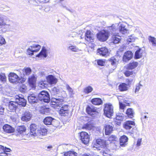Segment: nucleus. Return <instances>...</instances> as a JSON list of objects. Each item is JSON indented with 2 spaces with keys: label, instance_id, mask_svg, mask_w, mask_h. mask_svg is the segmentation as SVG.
<instances>
[{
  "label": "nucleus",
  "instance_id": "1",
  "mask_svg": "<svg viewBox=\"0 0 156 156\" xmlns=\"http://www.w3.org/2000/svg\"><path fill=\"white\" fill-rule=\"evenodd\" d=\"M110 35L109 33L107 30H103L97 34V37L98 40L101 41H105L108 38Z\"/></svg>",
  "mask_w": 156,
  "mask_h": 156
},
{
  "label": "nucleus",
  "instance_id": "2",
  "mask_svg": "<svg viewBox=\"0 0 156 156\" xmlns=\"http://www.w3.org/2000/svg\"><path fill=\"white\" fill-rule=\"evenodd\" d=\"M104 106V114L107 117L110 118L113 115V106L109 104H106Z\"/></svg>",
  "mask_w": 156,
  "mask_h": 156
},
{
  "label": "nucleus",
  "instance_id": "3",
  "mask_svg": "<svg viewBox=\"0 0 156 156\" xmlns=\"http://www.w3.org/2000/svg\"><path fill=\"white\" fill-rule=\"evenodd\" d=\"M38 99L41 101L48 103L50 101V96L48 93L46 91H42L38 94Z\"/></svg>",
  "mask_w": 156,
  "mask_h": 156
},
{
  "label": "nucleus",
  "instance_id": "4",
  "mask_svg": "<svg viewBox=\"0 0 156 156\" xmlns=\"http://www.w3.org/2000/svg\"><path fill=\"white\" fill-rule=\"evenodd\" d=\"M41 48V46L38 44H33L29 47L27 51V53L29 55H32L34 52L39 51Z\"/></svg>",
  "mask_w": 156,
  "mask_h": 156
},
{
  "label": "nucleus",
  "instance_id": "5",
  "mask_svg": "<svg viewBox=\"0 0 156 156\" xmlns=\"http://www.w3.org/2000/svg\"><path fill=\"white\" fill-rule=\"evenodd\" d=\"M80 139L82 142L85 144H88L89 141V136L86 132H82L80 133Z\"/></svg>",
  "mask_w": 156,
  "mask_h": 156
},
{
  "label": "nucleus",
  "instance_id": "6",
  "mask_svg": "<svg viewBox=\"0 0 156 156\" xmlns=\"http://www.w3.org/2000/svg\"><path fill=\"white\" fill-rule=\"evenodd\" d=\"M26 100L22 95H19L16 97L15 102L17 105L24 107L26 105Z\"/></svg>",
  "mask_w": 156,
  "mask_h": 156
},
{
  "label": "nucleus",
  "instance_id": "7",
  "mask_svg": "<svg viewBox=\"0 0 156 156\" xmlns=\"http://www.w3.org/2000/svg\"><path fill=\"white\" fill-rule=\"evenodd\" d=\"M127 24L126 23H119L118 25V28L119 32L122 34H126L128 30L126 27Z\"/></svg>",
  "mask_w": 156,
  "mask_h": 156
},
{
  "label": "nucleus",
  "instance_id": "8",
  "mask_svg": "<svg viewBox=\"0 0 156 156\" xmlns=\"http://www.w3.org/2000/svg\"><path fill=\"white\" fill-rule=\"evenodd\" d=\"M9 81L12 83H18L20 80V78L16 73H11L9 76Z\"/></svg>",
  "mask_w": 156,
  "mask_h": 156
},
{
  "label": "nucleus",
  "instance_id": "9",
  "mask_svg": "<svg viewBox=\"0 0 156 156\" xmlns=\"http://www.w3.org/2000/svg\"><path fill=\"white\" fill-rule=\"evenodd\" d=\"M86 111L88 114L93 117H95L98 114L96 108L93 107H87L86 108Z\"/></svg>",
  "mask_w": 156,
  "mask_h": 156
},
{
  "label": "nucleus",
  "instance_id": "10",
  "mask_svg": "<svg viewBox=\"0 0 156 156\" xmlns=\"http://www.w3.org/2000/svg\"><path fill=\"white\" fill-rule=\"evenodd\" d=\"M85 39L89 43H92L94 42V36L90 30H87L86 33Z\"/></svg>",
  "mask_w": 156,
  "mask_h": 156
},
{
  "label": "nucleus",
  "instance_id": "11",
  "mask_svg": "<svg viewBox=\"0 0 156 156\" xmlns=\"http://www.w3.org/2000/svg\"><path fill=\"white\" fill-rule=\"evenodd\" d=\"M47 82L50 85L55 84L57 82V79L55 76L49 75L46 77Z\"/></svg>",
  "mask_w": 156,
  "mask_h": 156
},
{
  "label": "nucleus",
  "instance_id": "12",
  "mask_svg": "<svg viewBox=\"0 0 156 156\" xmlns=\"http://www.w3.org/2000/svg\"><path fill=\"white\" fill-rule=\"evenodd\" d=\"M108 49L105 47L98 48L97 50V54L103 56H105L108 55Z\"/></svg>",
  "mask_w": 156,
  "mask_h": 156
},
{
  "label": "nucleus",
  "instance_id": "13",
  "mask_svg": "<svg viewBox=\"0 0 156 156\" xmlns=\"http://www.w3.org/2000/svg\"><path fill=\"white\" fill-rule=\"evenodd\" d=\"M51 102L52 104L54 105V108H56V107H61L62 106L63 100L59 98H53L51 99Z\"/></svg>",
  "mask_w": 156,
  "mask_h": 156
},
{
  "label": "nucleus",
  "instance_id": "14",
  "mask_svg": "<svg viewBox=\"0 0 156 156\" xmlns=\"http://www.w3.org/2000/svg\"><path fill=\"white\" fill-rule=\"evenodd\" d=\"M135 125L134 121H128L125 122L123 125V128L126 130H130Z\"/></svg>",
  "mask_w": 156,
  "mask_h": 156
},
{
  "label": "nucleus",
  "instance_id": "15",
  "mask_svg": "<svg viewBox=\"0 0 156 156\" xmlns=\"http://www.w3.org/2000/svg\"><path fill=\"white\" fill-rule=\"evenodd\" d=\"M68 106L67 105H63L60 108L59 113L61 115L65 116L68 114Z\"/></svg>",
  "mask_w": 156,
  "mask_h": 156
},
{
  "label": "nucleus",
  "instance_id": "16",
  "mask_svg": "<svg viewBox=\"0 0 156 156\" xmlns=\"http://www.w3.org/2000/svg\"><path fill=\"white\" fill-rule=\"evenodd\" d=\"M32 116L31 114L29 111L25 112L21 117V120L23 121H27L30 120Z\"/></svg>",
  "mask_w": 156,
  "mask_h": 156
},
{
  "label": "nucleus",
  "instance_id": "17",
  "mask_svg": "<svg viewBox=\"0 0 156 156\" xmlns=\"http://www.w3.org/2000/svg\"><path fill=\"white\" fill-rule=\"evenodd\" d=\"M10 27V24L7 23L3 17L0 16V27H3L5 28L9 29Z\"/></svg>",
  "mask_w": 156,
  "mask_h": 156
},
{
  "label": "nucleus",
  "instance_id": "18",
  "mask_svg": "<svg viewBox=\"0 0 156 156\" xmlns=\"http://www.w3.org/2000/svg\"><path fill=\"white\" fill-rule=\"evenodd\" d=\"M132 53L130 51H127L125 53L123 57V61L127 62L130 60L133 57Z\"/></svg>",
  "mask_w": 156,
  "mask_h": 156
},
{
  "label": "nucleus",
  "instance_id": "19",
  "mask_svg": "<svg viewBox=\"0 0 156 156\" xmlns=\"http://www.w3.org/2000/svg\"><path fill=\"white\" fill-rule=\"evenodd\" d=\"M38 126L35 124H31L30 126V133L31 135L36 136Z\"/></svg>",
  "mask_w": 156,
  "mask_h": 156
},
{
  "label": "nucleus",
  "instance_id": "20",
  "mask_svg": "<svg viewBox=\"0 0 156 156\" xmlns=\"http://www.w3.org/2000/svg\"><path fill=\"white\" fill-rule=\"evenodd\" d=\"M128 138L126 136L123 135L120 138V145L122 147H125L127 144Z\"/></svg>",
  "mask_w": 156,
  "mask_h": 156
},
{
  "label": "nucleus",
  "instance_id": "21",
  "mask_svg": "<svg viewBox=\"0 0 156 156\" xmlns=\"http://www.w3.org/2000/svg\"><path fill=\"white\" fill-rule=\"evenodd\" d=\"M48 51L45 47H43L40 53L36 56L38 58H46L47 55Z\"/></svg>",
  "mask_w": 156,
  "mask_h": 156
},
{
  "label": "nucleus",
  "instance_id": "22",
  "mask_svg": "<svg viewBox=\"0 0 156 156\" xmlns=\"http://www.w3.org/2000/svg\"><path fill=\"white\" fill-rule=\"evenodd\" d=\"M38 99L37 97L34 94L30 95L28 97V99L29 102L31 103H34L37 102Z\"/></svg>",
  "mask_w": 156,
  "mask_h": 156
},
{
  "label": "nucleus",
  "instance_id": "23",
  "mask_svg": "<svg viewBox=\"0 0 156 156\" xmlns=\"http://www.w3.org/2000/svg\"><path fill=\"white\" fill-rule=\"evenodd\" d=\"M4 131L8 133H13L14 131V129L9 125H5L3 127Z\"/></svg>",
  "mask_w": 156,
  "mask_h": 156
},
{
  "label": "nucleus",
  "instance_id": "24",
  "mask_svg": "<svg viewBox=\"0 0 156 156\" xmlns=\"http://www.w3.org/2000/svg\"><path fill=\"white\" fill-rule=\"evenodd\" d=\"M29 83L30 86L32 88L35 87V84L36 80V78L34 75H32L28 78Z\"/></svg>",
  "mask_w": 156,
  "mask_h": 156
},
{
  "label": "nucleus",
  "instance_id": "25",
  "mask_svg": "<svg viewBox=\"0 0 156 156\" xmlns=\"http://www.w3.org/2000/svg\"><path fill=\"white\" fill-rule=\"evenodd\" d=\"M47 130L46 129L40 128L39 129H38L37 133L36 136H39L41 135H45L47 134Z\"/></svg>",
  "mask_w": 156,
  "mask_h": 156
},
{
  "label": "nucleus",
  "instance_id": "26",
  "mask_svg": "<svg viewBox=\"0 0 156 156\" xmlns=\"http://www.w3.org/2000/svg\"><path fill=\"white\" fill-rule=\"evenodd\" d=\"M109 61L111 65L113 66L112 69L110 70V72L111 73L116 68L117 60L115 57H112L110 58Z\"/></svg>",
  "mask_w": 156,
  "mask_h": 156
},
{
  "label": "nucleus",
  "instance_id": "27",
  "mask_svg": "<svg viewBox=\"0 0 156 156\" xmlns=\"http://www.w3.org/2000/svg\"><path fill=\"white\" fill-rule=\"evenodd\" d=\"M113 33V35L112 37V41L114 44H117L120 41V37L118 35V34H115Z\"/></svg>",
  "mask_w": 156,
  "mask_h": 156
},
{
  "label": "nucleus",
  "instance_id": "28",
  "mask_svg": "<svg viewBox=\"0 0 156 156\" xmlns=\"http://www.w3.org/2000/svg\"><path fill=\"white\" fill-rule=\"evenodd\" d=\"M138 63L137 62H133L129 63L127 66V69H133L136 68L138 65Z\"/></svg>",
  "mask_w": 156,
  "mask_h": 156
},
{
  "label": "nucleus",
  "instance_id": "29",
  "mask_svg": "<svg viewBox=\"0 0 156 156\" xmlns=\"http://www.w3.org/2000/svg\"><path fill=\"white\" fill-rule=\"evenodd\" d=\"M91 103L95 105H102L103 103L102 100L100 98H94L91 100Z\"/></svg>",
  "mask_w": 156,
  "mask_h": 156
},
{
  "label": "nucleus",
  "instance_id": "30",
  "mask_svg": "<svg viewBox=\"0 0 156 156\" xmlns=\"http://www.w3.org/2000/svg\"><path fill=\"white\" fill-rule=\"evenodd\" d=\"M113 131V127L109 124L107 125L105 128V133L106 135H109Z\"/></svg>",
  "mask_w": 156,
  "mask_h": 156
},
{
  "label": "nucleus",
  "instance_id": "31",
  "mask_svg": "<svg viewBox=\"0 0 156 156\" xmlns=\"http://www.w3.org/2000/svg\"><path fill=\"white\" fill-rule=\"evenodd\" d=\"M96 143L98 146L101 148L106 147V142L104 140L98 139L96 140Z\"/></svg>",
  "mask_w": 156,
  "mask_h": 156
},
{
  "label": "nucleus",
  "instance_id": "32",
  "mask_svg": "<svg viewBox=\"0 0 156 156\" xmlns=\"http://www.w3.org/2000/svg\"><path fill=\"white\" fill-rule=\"evenodd\" d=\"M17 105L15 101H10L9 102V108L12 111L15 110Z\"/></svg>",
  "mask_w": 156,
  "mask_h": 156
},
{
  "label": "nucleus",
  "instance_id": "33",
  "mask_svg": "<svg viewBox=\"0 0 156 156\" xmlns=\"http://www.w3.org/2000/svg\"><path fill=\"white\" fill-rule=\"evenodd\" d=\"M54 119L50 117H46L43 120L44 123L46 125H49L51 124Z\"/></svg>",
  "mask_w": 156,
  "mask_h": 156
},
{
  "label": "nucleus",
  "instance_id": "34",
  "mask_svg": "<svg viewBox=\"0 0 156 156\" xmlns=\"http://www.w3.org/2000/svg\"><path fill=\"white\" fill-rule=\"evenodd\" d=\"M143 51L141 49H139L135 52V57L136 59L140 58L142 56Z\"/></svg>",
  "mask_w": 156,
  "mask_h": 156
},
{
  "label": "nucleus",
  "instance_id": "35",
  "mask_svg": "<svg viewBox=\"0 0 156 156\" xmlns=\"http://www.w3.org/2000/svg\"><path fill=\"white\" fill-rule=\"evenodd\" d=\"M126 114L129 117L132 118L134 117V112L132 109L128 108L126 111Z\"/></svg>",
  "mask_w": 156,
  "mask_h": 156
},
{
  "label": "nucleus",
  "instance_id": "36",
  "mask_svg": "<svg viewBox=\"0 0 156 156\" xmlns=\"http://www.w3.org/2000/svg\"><path fill=\"white\" fill-rule=\"evenodd\" d=\"M65 87L69 93V95L70 96H73L74 94L73 89L67 83L65 84Z\"/></svg>",
  "mask_w": 156,
  "mask_h": 156
},
{
  "label": "nucleus",
  "instance_id": "37",
  "mask_svg": "<svg viewBox=\"0 0 156 156\" xmlns=\"http://www.w3.org/2000/svg\"><path fill=\"white\" fill-rule=\"evenodd\" d=\"M119 89L120 91H124L127 90L128 87L126 84L122 83L119 85Z\"/></svg>",
  "mask_w": 156,
  "mask_h": 156
},
{
  "label": "nucleus",
  "instance_id": "38",
  "mask_svg": "<svg viewBox=\"0 0 156 156\" xmlns=\"http://www.w3.org/2000/svg\"><path fill=\"white\" fill-rule=\"evenodd\" d=\"M148 40L151 43L153 46L156 47V38L155 37L150 36L148 37Z\"/></svg>",
  "mask_w": 156,
  "mask_h": 156
},
{
  "label": "nucleus",
  "instance_id": "39",
  "mask_svg": "<svg viewBox=\"0 0 156 156\" xmlns=\"http://www.w3.org/2000/svg\"><path fill=\"white\" fill-rule=\"evenodd\" d=\"M23 72L24 75H29L31 73L32 70L29 67H26L24 69Z\"/></svg>",
  "mask_w": 156,
  "mask_h": 156
},
{
  "label": "nucleus",
  "instance_id": "40",
  "mask_svg": "<svg viewBox=\"0 0 156 156\" xmlns=\"http://www.w3.org/2000/svg\"><path fill=\"white\" fill-rule=\"evenodd\" d=\"M46 85V82L45 81L40 80L38 82V88H44Z\"/></svg>",
  "mask_w": 156,
  "mask_h": 156
},
{
  "label": "nucleus",
  "instance_id": "41",
  "mask_svg": "<svg viewBox=\"0 0 156 156\" xmlns=\"http://www.w3.org/2000/svg\"><path fill=\"white\" fill-rule=\"evenodd\" d=\"M16 130L19 133H21L25 131L26 128L24 126H22L17 127L16 128Z\"/></svg>",
  "mask_w": 156,
  "mask_h": 156
},
{
  "label": "nucleus",
  "instance_id": "42",
  "mask_svg": "<svg viewBox=\"0 0 156 156\" xmlns=\"http://www.w3.org/2000/svg\"><path fill=\"white\" fill-rule=\"evenodd\" d=\"M93 90V87L90 86H88L86 87L84 90V92L86 94H88L90 93Z\"/></svg>",
  "mask_w": 156,
  "mask_h": 156
},
{
  "label": "nucleus",
  "instance_id": "43",
  "mask_svg": "<svg viewBox=\"0 0 156 156\" xmlns=\"http://www.w3.org/2000/svg\"><path fill=\"white\" fill-rule=\"evenodd\" d=\"M77 153L74 151H69L65 153L64 156H76Z\"/></svg>",
  "mask_w": 156,
  "mask_h": 156
},
{
  "label": "nucleus",
  "instance_id": "44",
  "mask_svg": "<svg viewBox=\"0 0 156 156\" xmlns=\"http://www.w3.org/2000/svg\"><path fill=\"white\" fill-rule=\"evenodd\" d=\"M136 37L134 36V35H132L129 37L127 40V42L129 43L130 42L134 41Z\"/></svg>",
  "mask_w": 156,
  "mask_h": 156
},
{
  "label": "nucleus",
  "instance_id": "45",
  "mask_svg": "<svg viewBox=\"0 0 156 156\" xmlns=\"http://www.w3.org/2000/svg\"><path fill=\"white\" fill-rule=\"evenodd\" d=\"M115 119L116 120H119V121H122L124 119L123 114L120 113L117 114Z\"/></svg>",
  "mask_w": 156,
  "mask_h": 156
},
{
  "label": "nucleus",
  "instance_id": "46",
  "mask_svg": "<svg viewBox=\"0 0 156 156\" xmlns=\"http://www.w3.org/2000/svg\"><path fill=\"white\" fill-rule=\"evenodd\" d=\"M6 77L5 73H0V80L2 82L6 81Z\"/></svg>",
  "mask_w": 156,
  "mask_h": 156
},
{
  "label": "nucleus",
  "instance_id": "47",
  "mask_svg": "<svg viewBox=\"0 0 156 156\" xmlns=\"http://www.w3.org/2000/svg\"><path fill=\"white\" fill-rule=\"evenodd\" d=\"M117 140V138L114 135H112L109 137L108 140L109 141L111 142V143L112 142L114 141H116Z\"/></svg>",
  "mask_w": 156,
  "mask_h": 156
},
{
  "label": "nucleus",
  "instance_id": "48",
  "mask_svg": "<svg viewBox=\"0 0 156 156\" xmlns=\"http://www.w3.org/2000/svg\"><path fill=\"white\" fill-rule=\"evenodd\" d=\"M50 109L47 108H43L40 110V112L42 114H46L49 112Z\"/></svg>",
  "mask_w": 156,
  "mask_h": 156
},
{
  "label": "nucleus",
  "instance_id": "49",
  "mask_svg": "<svg viewBox=\"0 0 156 156\" xmlns=\"http://www.w3.org/2000/svg\"><path fill=\"white\" fill-rule=\"evenodd\" d=\"M68 48L70 50L74 52H77L78 50V48L76 46H70Z\"/></svg>",
  "mask_w": 156,
  "mask_h": 156
},
{
  "label": "nucleus",
  "instance_id": "50",
  "mask_svg": "<svg viewBox=\"0 0 156 156\" xmlns=\"http://www.w3.org/2000/svg\"><path fill=\"white\" fill-rule=\"evenodd\" d=\"M92 125L89 123H87L83 126V128L88 130H90L92 128Z\"/></svg>",
  "mask_w": 156,
  "mask_h": 156
},
{
  "label": "nucleus",
  "instance_id": "51",
  "mask_svg": "<svg viewBox=\"0 0 156 156\" xmlns=\"http://www.w3.org/2000/svg\"><path fill=\"white\" fill-rule=\"evenodd\" d=\"M19 90L21 92H24L27 90V87L25 85H22L20 86Z\"/></svg>",
  "mask_w": 156,
  "mask_h": 156
},
{
  "label": "nucleus",
  "instance_id": "52",
  "mask_svg": "<svg viewBox=\"0 0 156 156\" xmlns=\"http://www.w3.org/2000/svg\"><path fill=\"white\" fill-rule=\"evenodd\" d=\"M142 86V85L140 83V82L136 86V87L135 91V93H137Z\"/></svg>",
  "mask_w": 156,
  "mask_h": 156
},
{
  "label": "nucleus",
  "instance_id": "53",
  "mask_svg": "<svg viewBox=\"0 0 156 156\" xmlns=\"http://www.w3.org/2000/svg\"><path fill=\"white\" fill-rule=\"evenodd\" d=\"M97 62L98 65L102 66H104L105 62L102 60H98L97 61Z\"/></svg>",
  "mask_w": 156,
  "mask_h": 156
},
{
  "label": "nucleus",
  "instance_id": "54",
  "mask_svg": "<svg viewBox=\"0 0 156 156\" xmlns=\"http://www.w3.org/2000/svg\"><path fill=\"white\" fill-rule=\"evenodd\" d=\"M5 43V39L1 35H0V45L4 44Z\"/></svg>",
  "mask_w": 156,
  "mask_h": 156
},
{
  "label": "nucleus",
  "instance_id": "55",
  "mask_svg": "<svg viewBox=\"0 0 156 156\" xmlns=\"http://www.w3.org/2000/svg\"><path fill=\"white\" fill-rule=\"evenodd\" d=\"M109 150H106V151L104 150L102 154L104 156H109Z\"/></svg>",
  "mask_w": 156,
  "mask_h": 156
},
{
  "label": "nucleus",
  "instance_id": "56",
  "mask_svg": "<svg viewBox=\"0 0 156 156\" xmlns=\"http://www.w3.org/2000/svg\"><path fill=\"white\" fill-rule=\"evenodd\" d=\"M142 138H138L137 139V143L136 144V146L137 147H139L140 146L142 142Z\"/></svg>",
  "mask_w": 156,
  "mask_h": 156
},
{
  "label": "nucleus",
  "instance_id": "57",
  "mask_svg": "<svg viewBox=\"0 0 156 156\" xmlns=\"http://www.w3.org/2000/svg\"><path fill=\"white\" fill-rule=\"evenodd\" d=\"M133 74L132 72L127 71L124 73V74L126 76H129Z\"/></svg>",
  "mask_w": 156,
  "mask_h": 156
},
{
  "label": "nucleus",
  "instance_id": "58",
  "mask_svg": "<svg viewBox=\"0 0 156 156\" xmlns=\"http://www.w3.org/2000/svg\"><path fill=\"white\" fill-rule=\"evenodd\" d=\"M119 105L120 109H121L122 110L124 109L126 106L125 105L123 104L122 102H120V103H119Z\"/></svg>",
  "mask_w": 156,
  "mask_h": 156
},
{
  "label": "nucleus",
  "instance_id": "59",
  "mask_svg": "<svg viewBox=\"0 0 156 156\" xmlns=\"http://www.w3.org/2000/svg\"><path fill=\"white\" fill-rule=\"evenodd\" d=\"M126 48V47L124 45H122L120 46V48L119 49V51L120 52H122Z\"/></svg>",
  "mask_w": 156,
  "mask_h": 156
},
{
  "label": "nucleus",
  "instance_id": "60",
  "mask_svg": "<svg viewBox=\"0 0 156 156\" xmlns=\"http://www.w3.org/2000/svg\"><path fill=\"white\" fill-rule=\"evenodd\" d=\"M118 99L119 100V103L120 102H122L123 99H124V98L122 96H118Z\"/></svg>",
  "mask_w": 156,
  "mask_h": 156
},
{
  "label": "nucleus",
  "instance_id": "61",
  "mask_svg": "<svg viewBox=\"0 0 156 156\" xmlns=\"http://www.w3.org/2000/svg\"><path fill=\"white\" fill-rule=\"evenodd\" d=\"M4 111V108H2L1 106H0V115H2L3 114Z\"/></svg>",
  "mask_w": 156,
  "mask_h": 156
},
{
  "label": "nucleus",
  "instance_id": "62",
  "mask_svg": "<svg viewBox=\"0 0 156 156\" xmlns=\"http://www.w3.org/2000/svg\"><path fill=\"white\" fill-rule=\"evenodd\" d=\"M115 28H116L115 27L114 25H112V27H109V30H112V31H114L115 30H116Z\"/></svg>",
  "mask_w": 156,
  "mask_h": 156
},
{
  "label": "nucleus",
  "instance_id": "63",
  "mask_svg": "<svg viewBox=\"0 0 156 156\" xmlns=\"http://www.w3.org/2000/svg\"><path fill=\"white\" fill-rule=\"evenodd\" d=\"M4 151L5 152H9L11 151L10 149L9 148L5 147V148H3Z\"/></svg>",
  "mask_w": 156,
  "mask_h": 156
},
{
  "label": "nucleus",
  "instance_id": "64",
  "mask_svg": "<svg viewBox=\"0 0 156 156\" xmlns=\"http://www.w3.org/2000/svg\"><path fill=\"white\" fill-rule=\"evenodd\" d=\"M16 115H15V116H14V117L13 116H11L10 117V118L12 119V121L14 122L16 120Z\"/></svg>",
  "mask_w": 156,
  "mask_h": 156
}]
</instances>
